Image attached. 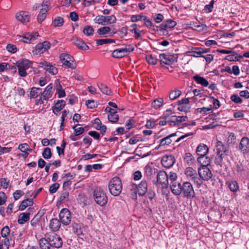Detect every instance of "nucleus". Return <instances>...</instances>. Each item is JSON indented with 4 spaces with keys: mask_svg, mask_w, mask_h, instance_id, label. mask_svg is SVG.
Segmentation results:
<instances>
[{
    "mask_svg": "<svg viewBox=\"0 0 249 249\" xmlns=\"http://www.w3.org/2000/svg\"><path fill=\"white\" fill-rule=\"evenodd\" d=\"M160 59L161 64L170 65L175 62L174 57L169 54L162 53L160 55Z\"/></svg>",
    "mask_w": 249,
    "mask_h": 249,
    "instance_id": "obj_16",
    "label": "nucleus"
},
{
    "mask_svg": "<svg viewBox=\"0 0 249 249\" xmlns=\"http://www.w3.org/2000/svg\"><path fill=\"white\" fill-rule=\"evenodd\" d=\"M10 229L8 226H5L1 231V236L3 238L11 237L10 234Z\"/></svg>",
    "mask_w": 249,
    "mask_h": 249,
    "instance_id": "obj_51",
    "label": "nucleus"
},
{
    "mask_svg": "<svg viewBox=\"0 0 249 249\" xmlns=\"http://www.w3.org/2000/svg\"><path fill=\"white\" fill-rule=\"evenodd\" d=\"M185 174L187 178L194 182V183L197 186L200 182L197 173L195 170L192 167H187L185 170Z\"/></svg>",
    "mask_w": 249,
    "mask_h": 249,
    "instance_id": "obj_11",
    "label": "nucleus"
},
{
    "mask_svg": "<svg viewBox=\"0 0 249 249\" xmlns=\"http://www.w3.org/2000/svg\"><path fill=\"white\" fill-rule=\"evenodd\" d=\"M56 90L58 98L64 97L66 96L65 92L62 89V86L60 84H59L58 87L56 88Z\"/></svg>",
    "mask_w": 249,
    "mask_h": 249,
    "instance_id": "obj_56",
    "label": "nucleus"
},
{
    "mask_svg": "<svg viewBox=\"0 0 249 249\" xmlns=\"http://www.w3.org/2000/svg\"><path fill=\"white\" fill-rule=\"evenodd\" d=\"M60 59L63 61V64L65 67L74 69L76 65L73 62V58L72 57L67 53H62L60 55Z\"/></svg>",
    "mask_w": 249,
    "mask_h": 249,
    "instance_id": "obj_9",
    "label": "nucleus"
},
{
    "mask_svg": "<svg viewBox=\"0 0 249 249\" xmlns=\"http://www.w3.org/2000/svg\"><path fill=\"white\" fill-rule=\"evenodd\" d=\"M197 161L201 164V167H206L210 164V159L206 156H199L197 158Z\"/></svg>",
    "mask_w": 249,
    "mask_h": 249,
    "instance_id": "obj_29",
    "label": "nucleus"
},
{
    "mask_svg": "<svg viewBox=\"0 0 249 249\" xmlns=\"http://www.w3.org/2000/svg\"><path fill=\"white\" fill-rule=\"evenodd\" d=\"M208 150L209 148L206 145L200 144L197 147L196 153L199 156H206Z\"/></svg>",
    "mask_w": 249,
    "mask_h": 249,
    "instance_id": "obj_26",
    "label": "nucleus"
},
{
    "mask_svg": "<svg viewBox=\"0 0 249 249\" xmlns=\"http://www.w3.org/2000/svg\"><path fill=\"white\" fill-rule=\"evenodd\" d=\"M60 185L58 183H55L51 185L49 188V192L51 194H53L55 193L59 189Z\"/></svg>",
    "mask_w": 249,
    "mask_h": 249,
    "instance_id": "obj_57",
    "label": "nucleus"
},
{
    "mask_svg": "<svg viewBox=\"0 0 249 249\" xmlns=\"http://www.w3.org/2000/svg\"><path fill=\"white\" fill-rule=\"evenodd\" d=\"M156 185L160 184L163 188L168 187V175L164 171H160L157 176V181L154 183Z\"/></svg>",
    "mask_w": 249,
    "mask_h": 249,
    "instance_id": "obj_5",
    "label": "nucleus"
},
{
    "mask_svg": "<svg viewBox=\"0 0 249 249\" xmlns=\"http://www.w3.org/2000/svg\"><path fill=\"white\" fill-rule=\"evenodd\" d=\"M177 135V133H172L169 136L161 139L160 141V145H169L172 142L171 140V138L176 136Z\"/></svg>",
    "mask_w": 249,
    "mask_h": 249,
    "instance_id": "obj_33",
    "label": "nucleus"
},
{
    "mask_svg": "<svg viewBox=\"0 0 249 249\" xmlns=\"http://www.w3.org/2000/svg\"><path fill=\"white\" fill-rule=\"evenodd\" d=\"M163 104V99L162 98H159L155 99L152 103V107L155 109L159 108Z\"/></svg>",
    "mask_w": 249,
    "mask_h": 249,
    "instance_id": "obj_39",
    "label": "nucleus"
},
{
    "mask_svg": "<svg viewBox=\"0 0 249 249\" xmlns=\"http://www.w3.org/2000/svg\"><path fill=\"white\" fill-rule=\"evenodd\" d=\"M7 50L12 53H15L17 52V49L15 45L9 44L6 46Z\"/></svg>",
    "mask_w": 249,
    "mask_h": 249,
    "instance_id": "obj_63",
    "label": "nucleus"
},
{
    "mask_svg": "<svg viewBox=\"0 0 249 249\" xmlns=\"http://www.w3.org/2000/svg\"><path fill=\"white\" fill-rule=\"evenodd\" d=\"M86 105L88 108H94L97 107L98 104L93 100H88L86 102Z\"/></svg>",
    "mask_w": 249,
    "mask_h": 249,
    "instance_id": "obj_53",
    "label": "nucleus"
},
{
    "mask_svg": "<svg viewBox=\"0 0 249 249\" xmlns=\"http://www.w3.org/2000/svg\"><path fill=\"white\" fill-rule=\"evenodd\" d=\"M48 12L47 7H42L37 16V19L38 22L41 23L45 20L46 17V13Z\"/></svg>",
    "mask_w": 249,
    "mask_h": 249,
    "instance_id": "obj_32",
    "label": "nucleus"
},
{
    "mask_svg": "<svg viewBox=\"0 0 249 249\" xmlns=\"http://www.w3.org/2000/svg\"><path fill=\"white\" fill-rule=\"evenodd\" d=\"M176 22L173 20H167L166 21L163 22L161 23L159 26H156L157 28H159V30L160 31H162L163 34H165V32H167L166 29L167 28H172L174 27L176 25ZM158 30V29H157Z\"/></svg>",
    "mask_w": 249,
    "mask_h": 249,
    "instance_id": "obj_14",
    "label": "nucleus"
},
{
    "mask_svg": "<svg viewBox=\"0 0 249 249\" xmlns=\"http://www.w3.org/2000/svg\"><path fill=\"white\" fill-rule=\"evenodd\" d=\"M231 99L232 101L236 104L241 103L243 101L242 99L236 94L232 95L231 96Z\"/></svg>",
    "mask_w": 249,
    "mask_h": 249,
    "instance_id": "obj_59",
    "label": "nucleus"
},
{
    "mask_svg": "<svg viewBox=\"0 0 249 249\" xmlns=\"http://www.w3.org/2000/svg\"><path fill=\"white\" fill-rule=\"evenodd\" d=\"M93 197L95 202L100 206H103L107 202L108 198L106 193L100 188L94 191Z\"/></svg>",
    "mask_w": 249,
    "mask_h": 249,
    "instance_id": "obj_3",
    "label": "nucleus"
},
{
    "mask_svg": "<svg viewBox=\"0 0 249 249\" xmlns=\"http://www.w3.org/2000/svg\"><path fill=\"white\" fill-rule=\"evenodd\" d=\"M108 189L110 193L114 196H118L122 191V183L119 177L112 178L108 184Z\"/></svg>",
    "mask_w": 249,
    "mask_h": 249,
    "instance_id": "obj_1",
    "label": "nucleus"
},
{
    "mask_svg": "<svg viewBox=\"0 0 249 249\" xmlns=\"http://www.w3.org/2000/svg\"><path fill=\"white\" fill-rule=\"evenodd\" d=\"M72 229L73 233L77 236H80L83 234L82 230L80 224L73 222L72 224Z\"/></svg>",
    "mask_w": 249,
    "mask_h": 249,
    "instance_id": "obj_34",
    "label": "nucleus"
},
{
    "mask_svg": "<svg viewBox=\"0 0 249 249\" xmlns=\"http://www.w3.org/2000/svg\"><path fill=\"white\" fill-rule=\"evenodd\" d=\"M107 117L108 120L113 123H117L119 120V116L117 114V113L109 114Z\"/></svg>",
    "mask_w": 249,
    "mask_h": 249,
    "instance_id": "obj_54",
    "label": "nucleus"
},
{
    "mask_svg": "<svg viewBox=\"0 0 249 249\" xmlns=\"http://www.w3.org/2000/svg\"><path fill=\"white\" fill-rule=\"evenodd\" d=\"M198 179L200 183L197 184V187L199 188L204 181H208L212 177V173L210 169L208 167H200L198 169Z\"/></svg>",
    "mask_w": 249,
    "mask_h": 249,
    "instance_id": "obj_2",
    "label": "nucleus"
},
{
    "mask_svg": "<svg viewBox=\"0 0 249 249\" xmlns=\"http://www.w3.org/2000/svg\"><path fill=\"white\" fill-rule=\"evenodd\" d=\"M112 56L116 58H120L124 57L121 49H116L112 53Z\"/></svg>",
    "mask_w": 249,
    "mask_h": 249,
    "instance_id": "obj_52",
    "label": "nucleus"
},
{
    "mask_svg": "<svg viewBox=\"0 0 249 249\" xmlns=\"http://www.w3.org/2000/svg\"><path fill=\"white\" fill-rule=\"evenodd\" d=\"M38 67L43 68L49 73L55 75L57 73L58 70L56 68L47 61H42L39 63Z\"/></svg>",
    "mask_w": 249,
    "mask_h": 249,
    "instance_id": "obj_12",
    "label": "nucleus"
},
{
    "mask_svg": "<svg viewBox=\"0 0 249 249\" xmlns=\"http://www.w3.org/2000/svg\"><path fill=\"white\" fill-rule=\"evenodd\" d=\"M64 19L62 18L58 17L53 20L54 27H61L63 25Z\"/></svg>",
    "mask_w": 249,
    "mask_h": 249,
    "instance_id": "obj_47",
    "label": "nucleus"
},
{
    "mask_svg": "<svg viewBox=\"0 0 249 249\" xmlns=\"http://www.w3.org/2000/svg\"><path fill=\"white\" fill-rule=\"evenodd\" d=\"M239 149L242 150L244 153L249 152V139L248 137H244L242 138L239 145Z\"/></svg>",
    "mask_w": 249,
    "mask_h": 249,
    "instance_id": "obj_18",
    "label": "nucleus"
},
{
    "mask_svg": "<svg viewBox=\"0 0 249 249\" xmlns=\"http://www.w3.org/2000/svg\"><path fill=\"white\" fill-rule=\"evenodd\" d=\"M94 21L96 23L105 25L108 24L115 23L116 18L113 15L109 16H98L94 19Z\"/></svg>",
    "mask_w": 249,
    "mask_h": 249,
    "instance_id": "obj_6",
    "label": "nucleus"
},
{
    "mask_svg": "<svg viewBox=\"0 0 249 249\" xmlns=\"http://www.w3.org/2000/svg\"><path fill=\"white\" fill-rule=\"evenodd\" d=\"M187 118L186 116L177 117L175 115H172L168 120V123L170 124L171 126L179 125L181 123L186 121Z\"/></svg>",
    "mask_w": 249,
    "mask_h": 249,
    "instance_id": "obj_15",
    "label": "nucleus"
},
{
    "mask_svg": "<svg viewBox=\"0 0 249 249\" xmlns=\"http://www.w3.org/2000/svg\"><path fill=\"white\" fill-rule=\"evenodd\" d=\"M215 1L212 0L209 4L206 5L204 7V10H206L208 13H210L212 11L213 8V4Z\"/></svg>",
    "mask_w": 249,
    "mask_h": 249,
    "instance_id": "obj_60",
    "label": "nucleus"
},
{
    "mask_svg": "<svg viewBox=\"0 0 249 249\" xmlns=\"http://www.w3.org/2000/svg\"><path fill=\"white\" fill-rule=\"evenodd\" d=\"M29 147V145L26 143L20 144L18 145V149L20 150L22 152H28V148Z\"/></svg>",
    "mask_w": 249,
    "mask_h": 249,
    "instance_id": "obj_62",
    "label": "nucleus"
},
{
    "mask_svg": "<svg viewBox=\"0 0 249 249\" xmlns=\"http://www.w3.org/2000/svg\"><path fill=\"white\" fill-rule=\"evenodd\" d=\"M39 34L37 32L27 33L22 35H18L16 39H18L19 41L30 43L36 40Z\"/></svg>",
    "mask_w": 249,
    "mask_h": 249,
    "instance_id": "obj_8",
    "label": "nucleus"
},
{
    "mask_svg": "<svg viewBox=\"0 0 249 249\" xmlns=\"http://www.w3.org/2000/svg\"><path fill=\"white\" fill-rule=\"evenodd\" d=\"M32 62L27 59H22L17 61L16 65L18 68L28 70L32 66Z\"/></svg>",
    "mask_w": 249,
    "mask_h": 249,
    "instance_id": "obj_21",
    "label": "nucleus"
},
{
    "mask_svg": "<svg viewBox=\"0 0 249 249\" xmlns=\"http://www.w3.org/2000/svg\"><path fill=\"white\" fill-rule=\"evenodd\" d=\"M146 60L147 62L152 65H155L158 60V59L155 57L153 55L149 54L146 56Z\"/></svg>",
    "mask_w": 249,
    "mask_h": 249,
    "instance_id": "obj_46",
    "label": "nucleus"
},
{
    "mask_svg": "<svg viewBox=\"0 0 249 249\" xmlns=\"http://www.w3.org/2000/svg\"><path fill=\"white\" fill-rule=\"evenodd\" d=\"M16 18L22 23H26L30 21V14L28 12L21 11L16 14Z\"/></svg>",
    "mask_w": 249,
    "mask_h": 249,
    "instance_id": "obj_17",
    "label": "nucleus"
},
{
    "mask_svg": "<svg viewBox=\"0 0 249 249\" xmlns=\"http://www.w3.org/2000/svg\"><path fill=\"white\" fill-rule=\"evenodd\" d=\"M147 183L146 180H143L138 185L137 187V191L138 194L141 196H144L147 191Z\"/></svg>",
    "mask_w": 249,
    "mask_h": 249,
    "instance_id": "obj_22",
    "label": "nucleus"
},
{
    "mask_svg": "<svg viewBox=\"0 0 249 249\" xmlns=\"http://www.w3.org/2000/svg\"><path fill=\"white\" fill-rule=\"evenodd\" d=\"M24 195V193L21 190H17L14 194L13 196L15 200H18L21 196Z\"/></svg>",
    "mask_w": 249,
    "mask_h": 249,
    "instance_id": "obj_64",
    "label": "nucleus"
},
{
    "mask_svg": "<svg viewBox=\"0 0 249 249\" xmlns=\"http://www.w3.org/2000/svg\"><path fill=\"white\" fill-rule=\"evenodd\" d=\"M60 226L61 222L57 218H53L50 221L49 228L52 231H58Z\"/></svg>",
    "mask_w": 249,
    "mask_h": 249,
    "instance_id": "obj_23",
    "label": "nucleus"
},
{
    "mask_svg": "<svg viewBox=\"0 0 249 249\" xmlns=\"http://www.w3.org/2000/svg\"><path fill=\"white\" fill-rule=\"evenodd\" d=\"M175 162V157L172 155L164 156L161 160V163L162 166L167 168L172 167Z\"/></svg>",
    "mask_w": 249,
    "mask_h": 249,
    "instance_id": "obj_13",
    "label": "nucleus"
},
{
    "mask_svg": "<svg viewBox=\"0 0 249 249\" xmlns=\"http://www.w3.org/2000/svg\"><path fill=\"white\" fill-rule=\"evenodd\" d=\"M37 90H40V88L33 87L30 91V97L32 98H36L38 95L40 94V92H37Z\"/></svg>",
    "mask_w": 249,
    "mask_h": 249,
    "instance_id": "obj_49",
    "label": "nucleus"
},
{
    "mask_svg": "<svg viewBox=\"0 0 249 249\" xmlns=\"http://www.w3.org/2000/svg\"><path fill=\"white\" fill-rule=\"evenodd\" d=\"M71 40L78 49L82 50H87L89 49V46L83 40L77 38V37H73Z\"/></svg>",
    "mask_w": 249,
    "mask_h": 249,
    "instance_id": "obj_20",
    "label": "nucleus"
},
{
    "mask_svg": "<svg viewBox=\"0 0 249 249\" xmlns=\"http://www.w3.org/2000/svg\"><path fill=\"white\" fill-rule=\"evenodd\" d=\"M184 160L188 163H192L194 160L193 155L190 153H187L185 155Z\"/></svg>",
    "mask_w": 249,
    "mask_h": 249,
    "instance_id": "obj_61",
    "label": "nucleus"
},
{
    "mask_svg": "<svg viewBox=\"0 0 249 249\" xmlns=\"http://www.w3.org/2000/svg\"><path fill=\"white\" fill-rule=\"evenodd\" d=\"M52 88L53 85L52 84L48 85L46 87L44 91L41 94L40 99L46 100L47 99L50 98L52 95L51 92Z\"/></svg>",
    "mask_w": 249,
    "mask_h": 249,
    "instance_id": "obj_24",
    "label": "nucleus"
},
{
    "mask_svg": "<svg viewBox=\"0 0 249 249\" xmlns=\"http://www.w3.org/2000/svg\"><path fill=\"white\" fill-rule=\"evenodd\" d=\"M191 55L195 57H202V52H201L200 48L196 47L193 50L190 52Z\"/></svg>",
    "mask_w": 249,
    "mask_h": 249,
    "instance_id": "obj_42",
    "label": "nucleus"
},
{
    "mask_svg": "<svg viewBox=\"0 0 249 249\" xmlns=\"http://www.w3.org/2000/svg\"><path fill=\"white\" fill-rule=\"evenodd\" d=\"M98 86L100 91L103 93L107 95H110L111 94L112 91L111 89H109L106 85L103 84L102 83H100L98 84Z\"/></svg>",
    "mask_w": 249,
    "mask_h": 249,
    "instance_id": "obj_36",
    "label": "nucleus"
},
{
    "mask_svg": "<svg viewBox=\"0 0 249 249\" xmlns=\"http://www.w3.org/2000/svg\"><path fill=\"white\" fill-rule=\"evenodd\" d=\"M227 184L229 189L232 192H236L239 189L238 184L236 181H230L227 182Z\"/></svg>",
    "mask_w": 249,
    "mask_h": 249,
    "instance_id": "obj_37",
    "label": "nucleus"
},
{
    "mask_svg": "<svg viewBox=\"0 0 249 249\" xmlns=\"http://www.w3.org/2000/svg\"><path fill=\"white\" fill-rule=\"evenodd\" d=\"M96 42L97 45H102L107 43H115V40L110 38L96 39Z\"/></svg>",
    "mask_w": 249,
    "mask_h": 249,
    "instance_id": "obj_41",
    "label": "nucleus"
},
{
    "mask_svg": "<svg viewBox=\"0 0 249 249\" xmlns=\"http://www.w3.org/2000/svg\"><path fill=\"white\" fill-rule=\"evenodd\" d=\"M83 32L86 36H89L93 34L94 29L91 26L88 25L84 27Z\"/></svg>",
    "mask_w": 249,
    "mask_h": 249,
    "instance_id": "obj_48",
    "label": "nucleus"
},
{
    "mask_svg": "<svg viewBox=\"0 0 249 249\" xmlns=\"http://www.w3.org/2000/svg\"><path fill=\"white\" fill-rule=\"evenodd\" d=\"M121 51L122 52V53L124 56L127 55L129 53L132 52L134 48V47L131 45H128L126 46V47L124 48H121Z\"/></svg>",
    "mask_w": 249,
    "mask_h": 249,
    "instance_id": "obj_44",
    "label": "nucleus"
},
{
    "mask_svg": "<svg viewBox=\"0 0 249 249\" xmlns=\"http://www.w3.org/2000/svg\"><path fill=\"white\" fill-rule=\"evenodd\" d=\"M33 199L28 198L23 200L19 206V210L20 211L24 210L27 207L32 206L33 204Z\"/></svg>",
    "mask_w": 249,
    "mask_h": 249,
    "instance_id": "obj_31",
    "label": "nucleus"
},
{
    "mask_svg": "<svg viewBox=\"0 0 249 249\" xmlns=\"http://www.w3.org/2000/svg\"><path fill=\"white\" fill-rule=\"evenodd\" d=\"M65 104L66 102L64 100H61L58 101L55 104V106L53 107V112L55 114L57 115L58 113L64 107Z\"/></svg>",
    "mask_w": 249,
    "mask_h": 249,
    "instance_id": "obj_27",
    "label": "nucleus"
},
{
    "mask_svg": "<svg viewBox=\"0 0 249 249\" xmlns=\"http://www.w3.org/2000/svg\"><path fill=\"white\" fill-rule=\"evenodd\" d=\"M156 173V169L147 164L144 168V174L148 178H153Z\"/></svg>",
    "mask_w": 249,
    "mask_h": 249,
    "instance_id": "obj_28",
    "label": "nucleus"
},
{
    "mask_svg": "<svg viewBox=\"0 0 249 249\" xmlns=\"http://www.w3.org/2000/svg\"><path fill=\"white\" fill-rule=\"evenodd\" d=\"M182 93V92L178 89L172 91L169 95V97L171 100H174L178 98Z\"/></svg>",
    "mask_w": 249,
    "mask_h": 249,
    "instance_id": "obj_40",
    "label": "nucleus"
},
{
    "mask_svg": "<svg viewBox=\"0 0 249 249\" xmlns=\"http://www.w3.org/2000/svg\"><path fill=\"white\" fill-rule=\"evenodd\" d=\"M182 185L178 181L170 183V188L172 193L176 195H179L182 193Z\"/></svg>",
    "mask_w": 249,
    "mask_h": 249,
    "instance_id": "obj_19",
    "label": "nucleus"
},
{
    "mask_svg": "<svg viewBox=\"0 0 249 249\" xmlns=\"http://www.w3.org/2000/svg\"><path fill=\"white\" fill-rule=\"evenodd\" d=\"M47 239L48 242L50 243V245H51V247L53 249L55 248H60L63 245V241L62 238L60 237L59 235L55 233L49 235L47 237Z\"/></svg>",
    "mask_w": 249,
    "mask_h": 249,
    "instance_id": "obj_7",
    "label": "nucleus"
},
{
    "mask_svg": "<svg viewBox=\"0 0 249 249\" xmlns=\"http://www.w3.org/2000/svg\"><path fill=\"white\" fill-rule=\"evenodd\" d=\"M45 52V49L41 43H38L33 50V52L35 54L43 53Z\"/></svg>",
    "mask_w": 249,
    "mask_h": 249,
    "instance_id": "obj_38",
    "label": "nucleus"
},
{
    "mask_svg": "<svg viewBox=\"0 0 249 249\" xmlns=\"http://www.w3.org/2000/svg\"><path fill=\"white\" fill-rule=\"evenodd\" d=\"M110 28L107 26H104L98 29L97 33L100 35H104L108 33L110 31Z\"/></svg>",
    "mask_w": 249,
    "mask_h": 249,
    "instance_id": "obj_50",
    "label": "nucleus"
},
{
    "mask_svg": "<svg viewBox=\"0 0 249 249\" xmlns=\"http://www.w3.org/2000/svg\"><path fill=\"white\" fill-rule=\"evenodd\" d=\"M78 125H80V124H77L72 127V129L74 131V134H76V135H79L84 132V128L82 127H77Z\"/></svg>",
    "mask_w": 249,
    "mask_h": 249,
    "instance_id": "obj_55",
    "label": "nucleus"
},
{
    "mask_svg": "<svg viewBox=\"0 0 249 249\" xmlns=\"http://www.w3.org/2000/svg\"><path fill=\"white\" fill-rule=\"evenodd\" d=\"M11 239V237H4V239H0V249H3V246H4L7 249H8L10 245L9 239Z\"/></svg>",
    "mask_w": 249,
    "mask_h": 249,
    "instance_id": "obj_43",
    "label": "nucleus"
},
{
    "mask_svg": "<svg viewBox=\"0 0 249 249\" xmlns=\"http://www.w3.org/2000/svg\"><path fill=\"white\" fill-rule=\"evenodd\" d=\"M216 150L217 155H223L228 151V148L221 142L218 141L216 142Z\"/></svg>",
    "mask_w": 249,
    "mask_h": 249,
    "instance_id": "obj_25",
    "label": "nucleus"
},
{
    "mask_svg": "<svg viewBox=\"0 0 249 249\" xmlns=\"http://www.w3.org/2000/svg\"><path fill=\"white\" fill-rule=\"evenodd\" d=\"M60 221L64 225L70 224L71 221V214L70 211L66 208L63 209L59 215Z\"/></svg>",
    "mask_w": 249,
    "mask_h": 249,
    "instance_id": "obj_10",
    "label": "nucleus"
},
{
    "mask_svg": "<svg viewBox=\"0 0 249 249\" xmlns=\"http://www.w3.org/2000/svg\"><path fill=\"white\" fill-rule=\"evenodd\" d=\"M42 154L43 157L45 159H50L52 155L51 150L49 147L45 148Z\"/></svg>",
    "mask_w": 249,
    "mask_h": 249,
    "instance_id": "obj_45",
    "label": "nucleus"
},
{
    "mask_svg": "<svg viewBox=\"0 0 249 249\" xmlns=\"http://www.w3.org/2000/svg\"><path fill=\"white\" fill-rule=\"evenodd\" d=\"M193 78L196 82L203 86L207 87L209 85L208 81L204 77L196 75L193 76Z\"/></svg>",
    "mask_w": 249,
    "mask_h": 249,
    "instance_id": "obj_35",
    "label": "nucleus"
},
{
    "mask_svg": "<svg viewBox=\"0 0 249 249\" xmlns=\"http://www.w3.org/2000/svg\"><path fill=\"white\" fill-rule=\"evenodd\" d=\"M183 196L187 198H192L195 196V192L192 184L188 181L183 183L181 186Z\"/></svg>",
    "mask_w": 249,
    "mask_h": 249,
    "instance_id": "obj_4",
    "label": "nucleus"
},
{
    "mask_svg": "<svg viewBox=\"0 0 249 249\" xmlns=\"http://www.w3.org/2000/svg\"><path fill=\"white\" fill-rule=\"evenodd\" d=\"M30 215L29 213H23L19 214L18 216V223L20 224H24L30 219Z\"/></svg>",
    "mask_w": 249,
    "mask_h": 249,
    "instance_id": "obj_30",
    "label": "nucleus"
},
{
    "mask_svg": "<svg viewBox=\"0 0 249 249\" xmlns=\"http://www.w3.org/2000/svg\"><path fill=\"white\" fill-rule=\"evenodd\" d=\"M213 108V107H212V106H211L210 107H201V108H197L196 109V110L197 112H199L201 113H203L204 114H206L207 112L208 111H211Z\"/></svg>",
    "mask_w": 249,
    "mask_h": 249,
    "instance_id": "obj_58",
    "label": "nucleus"
}]
</instances>
